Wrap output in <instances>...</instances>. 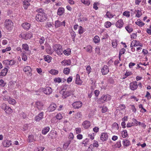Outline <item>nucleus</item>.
I'll return each instance as SVG.
<instances>
[{
  "label": "nucleus",
  "instance_id": "nucleus-28",
  "mask_svg": "<svg viewBox=\"0 0 151 151\" xmlns=\"http://www.w3.org/2000/svg\"><path fill=\"white\" fill-rule=\"evenodd\" d=\"M11 145V142L9 140H7L6 142L3 143V145L4 147H9Z\"/></svg>",
  "mask_w": 151,
  "mask_h": 151
},
{
  "label": "nucleus",
  "instance_id": "nucleus-56",
  "mask_svg": "<svg viewBox=\"0 0 151 151\" xmlns=\"http://www.w3.org/2000/svg\"><path fill=\"white\" fill-rule=\"evenodd\" d=\"M119 107L121 110H123L126 108V106L124 104H120L119 106Z\"/></svg>",
  "mask_w": 151,
  "mask_h": 151
},
{
  "label": "nucleus",
  "instance_id": "nucleus-58",
  "mask_svg": "<svg viewBox=\"0 0 151 151\" xmlns=\"http://www.w3.org/2000/svg\"><path fill=\"white\" fill-rule=\"evenodd\" d=\"M125 51V49L124 48H122L120 50L119 55H122L124 54Z\"/></svg>",
  "mask_w": 151,
  "mask_h": 151
},
{
  "label": "nucleus",
  "instance_id": "nucleus-15",
  "mask_svg": "<svg viewBox=\"0 0 151 151\" xmlns=\"http://www.w3.org/2000/svg\"><path fill=\"white\" fill-rule=\"evenodd\" d=\"M83 127L85 129L88 128L91 125L90 122L88 121H84L82 123Z\"/></svg>",
  "mask_w": 151,
  "mask_h": 151
},
{
  "label": "nucleus",
  "instance_id": "nucleus-17",
  "mask_svg": "<svg viewBox=\"0 0 151 151\" xmlns=\"http://www.w3.org/2000/svg\"><path fill=\"white\" fill-rule=\"evenodd\" d=\"M43 112H41L39 114L38 116H37L35 118V120L37 121H39L43 118Z\"/></svg>",
  "mask_w": 151,
  "mask_h": 151
},
{
  "label": "nucleus",
  "instance_id": "nucleus-14",
  "mask_svg": "<svg viewBox=\"0 0 151 151\" xmlns=\"http://www.w3.org/2000/svg\"><path fill=\"white\" fill-rule=\"evenodd\" d=\"M31 0H24L23 2V7L24 9H27L30 5L29 2Z\"/></svg>",
  "mask_w": 151,
  "mask_h": 151
},
{
  "label": "nucleus",
  "instance_id": "nucleus-63",
  "mask_svg": "<svg viewBox=\"0 0 151 151\" xmlns=\"http://www.w3.org/2000/svg\"><path fill=\"white\" fill-rule=\"evenodd\" d=\"M45 38L44 37H42L40 38L39 40V42L40 44H42L44 43L45 41Z\"/></svg>",
  "mask_w": 151,
  "mask_h": 151
},
{
  "label": "nucleus",
  "instance_id": "nucleus-45",
  "mask_svg": "<svg viewBox=\"0 0 151 151\" xmlns=\"http://www.w3.org/2000/svg\"><path fill=\"white\" fill-rule=\"evenodd\" d=\"M63 52L64 54L65 55H69L70 54V50L68 49L66 50H65L63 51Z\"/></svg>",
  "mask_w": 151,
  "mask_h": 151
},
{
  "label": "nucleus",
  "instance_id": "nucleus-39",
  "mask_svg": "<svg viewBox=\"0 0 151 151\" xmlns=\"http://www.w3.org/2000/svg\"><path fill=\"white\" fill-rule=\"evenodd\" d=\"M92 50V47L91 45H88L86 47V51L91 53Z\"/></svg>",
  "mask_w": 151,
  "mask_h": 151
},
{
  "label": "nucleus",
  "instance_id": "nucleus-30",
  "mask_svg": "<svg viewBox=\"0 0 151 151\" xmlns=\"http://www.w3.org/2000/svg\"><path fill=\"white\" fill-rule=\"evenodd\" d=\"M130 142L127 139H125L123 141V144L124 146L127 147L129 145Z\"/></svg>",
  "mask_w": 151,
  "mask_h": 151
},
{
  "label": "nucleus",
  "instance_id": "nucleus-49",
  "mask_svg": "<svg viewBox=\"0 0 151 151\" xmlns=\"http://www.w3.org/2000/svg\"><path fill=\"white\" fill-rule=\"evenodd\" d=\"M68 88V90H69V88L68 87V85H63V88L62 89L61 91H65L67 90V88Z\"/></svg>",
  "mask_w": 151,
  "mask_h": 151
},
{
  "label": "nucleus",
  "instance_id": "nucleus-52",
  "mask_svg": "<svg viewBox=\"0 0 151 151\" xmlns=\"http://www.w3.org/2000/svg\"><path fill=\"white\" fill-rule=\"evenodd\" d=\"M89 141V139L88 138L85 139L84 140H83L82 142V144H84V146H86V144H87Z\"/></svg>",
  "mask_w": 151,
  "mask_h": 151
},
{
  "label": "nucleus",
  "instance_id": "nucleus-25",
  "mask_svg": "<svg viewBox=\"0 0 151 151\" xmlns=\"http://www.w3.org/2000/svg\"><path fill=\"white\" fill-rule=\"evenodd\" d=\"M46 51L49 54H52L53 51L51 49V47L50 46H48L46 49Z\"/></svg>",
  "mask_w": 151,
  "mask_h": 151
},
{
  "label": "nucleus",
  "instance_id": "nucleus-5",
  "mask_svg": "<svg viewBox=\"0 0 151 151\" xmlns=\"http://www.w3.org/2000/svg\"><path fill=\"white\" fill-rule=\"evenodd\" d=\"M5 27L6 29L9 30H11L14 27L13 23L12 21L9 19H6L4 22Z\"/></svg>",
  "mask_w": 151,
  "mask_h": 151
},
{
  "label": "nucleus",
  "instance_id": "nucleus-47",
  "mask_svg": "<svg viewBox=\"0 0 151 151\" xmlns=\"http://www.w3.org/2000/svg\"><path fill=\"white\" fill-rule=\"evenodd\" d=\"M137 13L136 15V17H139L142 14V12L141 11L139 10H137Z\"/></svg>",
  "mask_w": 151,
  "mask_h": 151
},
{
  "label": "nucleus",
  "instance_id": "nucleus-11",
  "mask_svg": "<svg viewBox=\"0 0 151 151\" xmlns=\"http://www.w3.org/2000/svg\"><path fill=\"white\" fill-rule=\"evenodd\" d=\"M43 91L45 94L47 95H49L51 93L52 89L50 87H48L45 88Z\"/></svg>",
  "mask_w": 151,
  "mask_h": 151
},
{
  "label": "nucleus",
  "instance_id": "nucleus-18",
  "mask_svg": "<svg viewBox=\"0 0 151 151\" xmlns=\"http://www.w3.org/2000/svg\"><path fill=\"white\" fill-rule=\"evenodd\" d=\"M22 27L26 30H28L30 27V24L27 23H25L22 24Z\"/></svg>",
  "mask_w": 151,
  "mask_h": 151
},
{
  "label": "nucleus",
  "instance_id": "nucleus-62",
  "mask_svg": "<svg viewBox=\"0 0 151 151\" xmlns=\"http://www.w3.org/2000/svg\"><path fill=\"white\" fill-rule=\"evenodd\" d=\"M56 118L59 120L61 119L62 118V116L60 114H58L56 116Z\"/></svg>",
  "mask_w": 151,
  "mask_h": 151
},
{
  "label": "nucleus",
  "instance_id": "nucleus-7",
  "mask_svg": "<svg viewBox=\"0 0 151 151\" xmlns=\"http://www.w3.org/2000/svg\"><path fill=\"white\" fill-rule=\"evenodd\" d=\"M72 106L75 109H79L82 106V103L80 101H77L73 103L72 104Z\"/></svg>",
  "mask_w": 151,
  "mask_h": 151
},
{
  "label": "nucleus",
  "instance_id": "nucleus-34",
  "mask_svg": "<svg viewBox=\"0 0 151 151\" xmlns=\"http://www.w3.org/2000/svg\"><path fill=\"white\" fill-rule=\"evenodd\" d=\"M82 116L81 113L78 112L75 115L74 118L76 119H81L82 118Z\"/></svg>",
  "mask_w": 151,
  "mask_h": 151
},
{
  "label": "nucleus",
  "instance_id": "nucleus-19",
  "mask_svg": "<svg viewBox=\"0 0 151 151\" xmlns=\"http://www.w3.org/2000/svg\"><path fill=\"white\" fill-rule=\"evenodd\" d=\"M62 65L63 66L70 65V60H64L61 62Z\"/></svg>",
  "mask_w": 151,
  "mask_h": 151
},
{
  "label": "nucleus",
  "instance_id": "nucleus-35",
  "mask_svg": "<svg viewBox=\"0 0 151 151\" xmlns=\"http://www.w3.org/2000/svg\"><path fill=\"white\" fill-rule=\"evenodd\" d=\"M135 23L137 25L140 27H142L144 26L145 24L144 23L142 22L139 19L137 21L135 22Z\"/></svg>",
  "mask_w": 151,
  "mask_h": 151
},
{
  "label": "nucleus",
  "instance_id": "nucleus-21",
  "mask_svg": "<svg viewBox=\"0 0 151 151\" xmlns=\"http://www.w3.org/2000/svg\"><path fill=\"white\" fill-rule=\"evenodd\" d=\"M76 83L78 85H81L82 83V82L80 79V76L78 74H77L76 75Z\"/></svg>",
  "mask_w": 151,
  "mask_h": 151
},
{
  "label": "nucleus",
  "instance_id": "nucleus-59",
  "mask_svg": "<svg viewBox=\"0 0 151 151\" xmlns=\"http://www.w3.org/2000/svg\"><path fill=\"white\" fill-rule=\"evenodd\" d=\"M27 56L25 54H24V53H23V55L22 57V60L24 61H26L27 60Z\"/></svg>",
  "mask_w": 151,
  "mask_h": 151
},
{
  "label": "nucleus",
  "instance_id": "nucleus-8",
  "mask_svg": "<svg viewBox=\"0 0 151 151\" xmlns=\"http://www.w3.org/2000/svg\"><path fill=\"white\" fill-rule=\"evenodd\" d=\"M109 71V68L107 65H104L101 69V72L103 75H106Z\"/></svg>",
  "mask_w": 151,
  "mask_h": 151
},
{
  "label": "nucleus",
  "instance_id": "nucleus-9",
  "mask_svg": "<svg viewBox=\"0 0 151 151\" xmlns=\"http://www.w3.org/2000/svg\"><path fill=\"white\" fill-rule=\"evenodd\" d=\"M61 25L65 26V21H63V22H61L59 20L56 21L55 22V26L56 28H58Z\"/></svg>",
  "mask_w": 151,
  "mask_h": 151
},
{
  "label": "nucleus",
  "instance_id": "nucleus-41",
  "mask_svg": "<svg viewBox=\"0 0 151 151\" xmlns=\"http://www.w3.org/2000/svg\"><path fill=\"white\" fill-rule=\"evenodd\" d=\"M132 43H133V46L134 47L137 46L139 45L140 42L139 41H137L136 40H134L132 41Z\"/></svg>",
  "mask_w": 151,
  "mask_h": 151
},
{
  "label": "nucleus",
  "instance_id": "nucleus-40",
  "mask_svg": "<svg viewBox=\"0 0 151 151\" xmlns=\"http://www.w3.org/2000/svg\"><path fill=\"white\" fill-rule=\"evenodd\" d=\"M22 49L25 51H28L29 49V47L27 44H24L22 45Z\"/></svg>",
  "mask_w": 151,
  "mask_h": 151
},
{
  "label": "nucleus",
  "instance_id": "nucleus-60",
  "mask_svg": "<svg viewBox=\"0 0 151 151\" xmlns=\"http://www.w3.org/2000/svg\"><path fill=\"white\" fill-rule=\"evenodd\" d=\"M86 70L87 71V73L88 74H89L91 71V68L90 65H88L86 68Z\"/></svg>",
  "mask_w": 151,
  "mask_h": 151
},
{
  "label": "nucleus",
  "instance_id": "nucleus-42",
  "mask_svg": "<svg viewBox=\"0 0 151 151\" xmlns=\"http://www.w3.org/2000/svg\"><path fill=\"white\" fill-rule=\"evenodd\" d=\"M44 149L43 147H38L35 148L34 151H42Z\"/></svg>",
  "mask_w": 151,
  "mask_h": 151
},
{
  "label": "nucleus",
  "instance_id": "nucleus-22",
  "mask_svg": "<svg viewBox=\"0 0 151 151\" xmlns=\"http://www.w3.org/2000/svg\"><path fill=\"white\" fill-rule=\"evenodd\" d=\"M8 70L6 68H4L2 70L0 73V76H5L7 74Z\"/></svg>",
  "mask_w": 151,
  "mask_h": 151
},
{
  "label": "nucleus",
  "instance_id": "nucleus-32",
  "mask_svg": "<svg viewBox=\"0 0 151 151\" xmlns=\"http://www.w3.org/2000/svg\"><path fill=\"white\" fill-rule=\"evenodd\" d=\"M49 72L53 75H55L58 73V71L55 69H52L49 71Z\"/></svg>",
  "mask_w": 151,
  "mask_h": 151
},
{
  "label": "nucleus",
  "instance_id": "nucleus-1",
  "mask_svg": "<svg viewBox=\"0 0 151 151\" xmlns=\"http://www.w3.org/2000/svg\"><path fill=\"white\" fill-rule=\"evenodd\" d=\"M37 12L38 13L36 15V20L40 22L45 21L47 18V15L43 12V10L42 9H39L37 10Z\"/></svg>",
  "mask_w": 151,
  "mask_h": 151
},
{
  "label": "nucleus",
  "instance_id": "nucleus-44",
  "mask_svg": "<svg viewBox=\"0 0 151 151\" xmlns=\"http://www.w3.org/2000/svg\"><path fill=\"white\" fill-rule=\"evenodd\" d=\"M122 136L123 138L126 137L127 136V132L126 130H124L122 132Z\"/></svg>",
  "mask_w": 151,
  "mask_h": 151
},
{
  "label": "nucleus",
  "instance_id": "nucleus-27",
  "mask_svg": "<svg viewBox=\"0 0 151 151\" xmlns=\"http://www.w3.org/2000/svg\"><path fill=\"white\" fill-rule=\"evenodd\" d=\"M4 111L6 113L8 114L11 113L12 111L11 108L8 106H7L5 109Z\"/></svg>",
  "mask_w": 151,
  "mask_h": 151
},
{
  "label": "nucleus",
  "instance_id": "nucleus-53",
  "mask_svg": "<svg viewBox=\"0 0 151 151\" xmlns=\"http://www.w3.org/2000/svg\"><path fill=\"white\" fill-rule=\"evenodd\" d=\"M26 36H27V35H25L24 33H22L19 35V37L23 39H27L26 37Z\"/></svg>",
  "mask_w": 151,
  "mask_h": 151
},
{
  "label": "nucleus",
  "instance_id": "nucleus-38",
  "mask_svg": "<svg viewBox=\"0 0 151 151\" xmlns=\"http://www.w3.org/2000/svg\"><path fill=\"white\" fill-rule=\"evenodd\" d=\"M125 29L129 33L131 32L133 30L132 28L128 26L125 27Z\"/></svg>",
  "mask_w": 151,
  "mask_h": 151
},
{
  "label": "nucleus",
  "instance_id": "nucleus-29",
  "mask_svg": "<svg viewBox=\"0 0 151 151\" xmlns=\"http://www.w3.org/2000/svg\"><path fill=\"white\" fill-rule=\"evenodd\" d=\"M94 42L95 43H99L100 41V38L99 37L96 35L93 39Z\"/></svg>",
  "mask_w": 151,
  "mask_h": 151
},
{
  "label": "nucleus",
  "instance_id": "nucleus-13",
  "mask_svg": "<svg viewBox=\"0 0 151 151\" xmlns=\"http://www.w3.org/2000/svg\"><path fill=\"white\" fill-rule=\"evenodd\" d=\"M124 22L122 19L118 20L116 23V27L119 28H121L122 27L124 24Z\"/></svg>",
  "mask_w": 151,
  "mask_h": 151
},
{
  "label": "nucleus",
  "instance_id": "nucleus-6",
  "mask_svg": "<svg viewBox=\"0 0 151 151\" xmlns=\"http://www.w3.org/2000/svg\"><path fill=\"white\" fill-rule=\"evenodd\" d=\"M43 104L40 101H37L36 102L35 106L38 110H41L42 109L43 106Z\"/></svg>",
  "mask_w": 151,
  "mask_h": 151
},
{
  "label": "nucleus",
  "instance_id": "nucleus-10",
  "mask_svg": "<svg viewBox=\"0 0 151 151\" xmlns=\"http://www.w3.org/2000/svg\"><path fill=\"white\" fill-rule=\"evenodd\" d=\"M137 82H134L130 83V88L132 90H134L137 88Z\"/></svg>",
  "mask_w": 151,
  "mask_h": 151
},
{
  "label": "nucleus",
  "instance_id": "nucleus-20",
  "mask_svg": "<svg viewBox=\"0 0 151 151\" xmlns=\"http://www.w3.org/2000/svg\"><path fill=\"white\" fill-rule=\"evenodd\" d=\"M64 9L63 8L60 7L58 10L57 14L59 16H61L64 13Z\"/></svg>",
  "mask_w": 151,
  "mask_h": 151
},
{
  "label": "nucleus",
  "instance_id": "nucleus-4",
  "mask_svg": "<svg viewBox=\"0 0 151 151\" xmlns=\"http://www.w3.org/2000/svg\"><path fill=\"white\" fill-rule=\"evenodd\" d=\"M74 92L72 90H68L65 91H60V93L62 95V97L63 99H65L73 95Z\"/></svg>",
  "mask_w": 151,
  "mask_h": 151
},
{
  "label": "nucleus",
  "instance_id": "nucleus-57",
  "mask_svg": "<svg viewBox=\"0 0 151 151\" xmlns=\"http://www.w3.org/2000/svg\"><path fill=\"white\" fill-rule=\"evenodd\" d=\"M70 33L73 39H74L76 35L75 33L73 30H72L70 31Z\"/></svg>",
  "mask_w": 151,
  "mask_h": 151
},
{
  "label": "nucleus",
  "instance_id": "nucleus-37",
  "mask_svg": "<svg viewBox=\"0 0 151 151\" xmlns=\"http://www.w3.org/2000/svg\"><path fill=\"white\" fill-rule=\"evenodd\" d=\"M8 101L9 103L10 104H14L16 103L15 100L13 99L10 98V97H9Z\"/></svg>",
  "mask_w": 151,
  "mask_h": 151
},
{
  "label": "nucleus",
  "instance_id": "nucleus-2",
  "mask_svg": "<svg viewBox=\"0 0 151 151\" xmlns=\"http://www.w3.org/2000/svg\"><path fill=\"white\" fill-rule=\"evenodd\" d=\"M111 99V97L110 95L108 94L103 95L98 100V103L99 104H101L108 101H110Z\"/></svg>",
  "mask_w": 151,
  "mask_h": 151
},
{
  "label": "nucleus",
  "instance_id": "nucleus-46",
  "mask_svg": "<svg viewBox=\"0 0 151 151\" xmlns=\"http://www.w3.org/2000/svg\"><path fill=\"white\" fill-rule=\"evenodd\" d=\"M11 50V48L10 47H6V48L3 49L2 50V52L3 53H5L6 51H8Z\"/></svg>",
  "mask_w": 151,
  "mask_h": 151
},
{
  "label": "nucleus",
  "instance_id": "nucleus-54",
  "mask_svg": "<svg viewBox=\"0 0 151 151\" xmlns=\"http://www.w3.org/2000/svg\"><path fill=\"white\" fill-rule=\"evenodd\" d=\"M83 32V27L80 26L79 27V29H78V33L79 34H82Z\"/></svg>",
  "mask_w": 151,
  "mask_h": 151
},
{
  "label": "nucleus",
  "instance_id": "nucleus-31",
  "mask_svg": "<svg viewBox=\"0 0 151 151\" xmlns=\"http://www.w3.org/2000/svg\"><path fill=\"white\" fill-rule=\"evenodd\" d=\"M98 142L97 141H94L93 144L89 146V147H98L99 146Z\"/></svg>",
  "mask_w": 151,
  "mask_h": 151
},
{
  "label": "nucleus",
  "instance_id": "nucleus-50",
  "mask_svg": "<svg viewBox=\"0 0 151 151\" xmlns=\"http://www.w3.org/2000/svg\"><path fill=\"white\" fill-rule=\"evenodd\" d=\"M106 17L109 18H111L113 17V15L111 14L110 12H107L106 13Z\"/></svg>",
  "mask_w": 151,
  "mask_h": 151
},
{
  "label": "nucleus",
  "instance_id": "nucleus-55",
  "mask_svg": "<svg viewBox=\"0 0 151 151\" xmlns=\"http://www.w3.org/2000/svg\"><path fill=\"white\" fill-rule=\"evenodd\" d=\"M123 15L124 16L129 17L130 16V12H129L125 11L123 12Z\"/></svg>",
  "mask_w": 151,
  "mask_h": 151
},
{
  "label": "nucleus",
  "instance_id": "nucleus-48",
  "mask_svg": "<svg viewBox=\"0 0 151 151\" xmlns=\"http://www.w3.org/2000/svg\"><path fill=\"white\" fill-rule=\"evenodd\" d=\"M111 23L109 22H106L104 24V26L106 28H109L111 26Z\"/></svg>",
  "mask_w": 151,
  "mask_h": 151
},
{
  "label": "nucleus",
  "instance_id": "nucleus-12",
  "mask_svg": "<svg viewBox=\"0 0 151 151\" xmlns=\"http://www.w3.org/2000/svg\"><path fill=\"white\" fill-rule=\"evenodd\" d=\"M108 136L106 133H103L101 134V139L103 141H106L108 139Z\"/></svg>",
  "mask_w": 151,
  "mask_h": 151
},
{
  "label": "nucleus",
  "instance_id": "nucleus-26",
  "mask_svg": "<svg viewBox=\"0 0 151 151\" xmlns=\"http://www.w3.org/2000/svg\"><path fill=\"white\" fill-rule=\"evenodd\" d=\"M50 127H47L44 128L42 131V133L43 134H46L49 131Z\"/></svg>",
  "mask_w": 151,
  "mask_h": 151
},
{
  "label": "nucleus",
  "instance_id": "nucleus-36",
  "mask_svg": "<svg viewBox=\"0 0 151 151\" xmlns=\"http://www.w3.org/2000/svg\"><path fill=\"white\" fill-rule=\"evenodd\" d=\"M81 2L84 4L88 6L90 4V1L89 0H81Z\"/></svg>",
  "mask_w": 151,
  "mask_h": 151
},
{
  "label": "nucleus",
  "instance_id": "nucleus-16",
  "mask_svg": "<svg viewBox=\"0 0 151 151\" xmlns=\"http://www.w3.org/2000/svg\"><path fill=\"white\" fill-rule=\"evenodd\" d=\"M56 105L54 103H52L48 108V110L50 111H52L55 110L56 108Z\"/></svg>",
  "mask_w": 151,
  "mask_h": 151
},
{
  "label": "nucleus",
  "instance_id": "nucleus-33",
  "mask_svg": "<svg viewBox=\"0 0 151 151\" xmlns=\"http://www.w3.org/2000/svg\"><path fill=\"white\" fill-rule=\"evenodd\" d=\"M112 127L113 129L114 130H118L119 128L118 124L116 123H114L112 125Z\"/></svg>",
  "mask_w": 151,
  "mask_h": 151
},
{
  "label": "nucleus",
  "instance_id": "nucleus-51",
  "mask_svg": "<svg viewBox=\"0 0 151 151\" xmlns=\"http://www.w3.org/2000/svg\"><path fill=\"white\" fill-rule=\"evenodd\" d=\"M70 69L68 68H65L64 70V73L65 74H68L69 73Z\"/></svg>",
  "mask_w": 151,
  "mask_h": 151
},
{
  "label": "nucleus",
  "instance_id": "nucleus-3",
  "mask_svg": "<svg viewBox=\"0 0 151 151\" xmlns=\"http://www.w3.org/2000/svg\"><path fill=\"white\" fill-rule=\"evenodd\" d=\"M54 50L59 55H61L63 53L62 46L60 44H56L53 46Z\"/></svg>",
  "mask_w": 151,
  "mask_h": 151
},
{
  "label": "nucleus",
  "instance_id": "nucleus-23",
  "mask_svg": "<svg viewBox=\"0 0 151 151\" xmlns=\"http://www.w3.org/2000/svg\"><path fill=\"white\" fill-rule=\"evenodd\" d=\"M44 60L47 62L48 63H49L51 62L52 59V57L49 55H44Z\"/></svg>",
  "mask_w": 151,
  "mask_h": 151
},
{
  "label": "nucleus",
  "instance_id": "nucleus-61",
  "mask_svg": "<svg viewBox=\"0 0 151 151\" xmlns=\"http://www.w3.org/2000/svg\"><path fill=\"white\" fill-rule=\"evenodd\" d=\"M9 65H12L15 64L16 61L14 60H9Z\"/></svg>",
  "mask_w": 151,
  "mask_h": 151
},
{
  "label": "nucleus",
  "instance_id": "nucleus-64",
  "mask_svg": "<svg viewBox=\"0 0 151 151\" xmlns=\"http://www.w3.org/2000/svg\"><path fill=\"white\" fill-rule=\"evenodd\" d=\"M137 33H132L131 35V38L132 39H135L137 37Z\"/></svg>",
  "mask_w": 151,
  "mask_h": 151
},
{
  "label": "nucleus",
  "instance_id": "nucleus-43",
  "mask_svg": "<svg viewBox=\"0 0 151 151\" xmlns=\"http://www.w3.org/2000/svg\"><path fill=\"white\" fill-rule=\"evenodd\" d=\"M28 138V140L29 142H33L35 140L34 139V137L32 135H29Z\"/></svg>",
  "mask_w": 151,
  "mask_h": 151
},
{
  "label": "nucleus",
  "instance_id": "nucleus-24",
  "mask_svg": "<svg viewBox=\"0 0 151 151\" xmlns=\"http://www.w3.org/2000/svg\"><path fill=\"white\" fill-rule=\"evenodd\" d=\"M23 70L25 72H28L29 73V75H30V72L31 71V68L29 66H27L25 67L24 69Z\"/></svg>",
  "mask_w": 151,
  "mask_h": 151
}]
</instances>
